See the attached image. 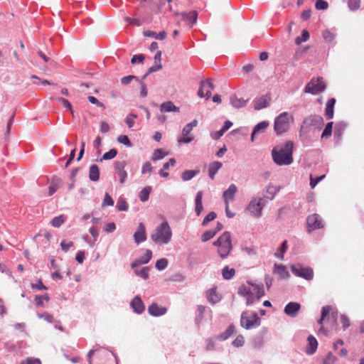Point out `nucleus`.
Returning <instances> with one entry per match:
<instances>
[{"instance_id":"f257e3e1","label":"nucleus","mask_w":364,"mask_h":364,"mask_svg":"<svg viewBox=\"0 0 364 364\" xmlns=\"http://www.w3.org/2000/svg\"><path fill=\"white\" fill-rule=\"evenodd\" d=\"M294 146V142L289 141L284 144L274 146L271 152L273 161L277 166H287L292 164Z\"/></svg>"},{"instance_id":"f03ea898","label":"nucleus","mask_w":364,"mask_h":364,"mask_svg":"<svg viewBox=\"0 0 364 364\" xmlns=\"http://www.w3.org/2000/svg\"><path fill=\"white\" fill-rule=\"evenodd\" d=\"M249 286L241 285L238 288L237 294L246 299V304L250 306L255 301H259L264 295V289L262 284H253L247 282Z\"/></svg>"},{"instance_id":"7ed1b4c3","label":"nucleus","mask_w":364,"mask_h":364,"mask_svg":"<svg viewBox=\"0 0 364 364\" xmlns=\"http://www.w3.org/2000/svg\"><path fill=\"white\" fill-rule=\"evenodd\" d=\"M324 124V120L320 115L309 116L304 120L301 129V136L306 135L311 137L314 135L316 131L320 130Z\"/></svg>"},{"instance_id":"20e7f679","label":"nucleus","mask_w":364,"mask_h":364,"mask_svg":"<svg viewBox=\"0 0 364 364\" xmlns=\"http://www.w3.org/2000/svg\"><path fill=\"white\" fill-rule=\"evenodd\" d=\"M172 237V231L166 221L156 228L151 235V239L157 245L168 244Z\"/></svg>"},{"instance_id":"39448f33","label":"nucleus","mask_w":364,"mask_h":364,"mask_svg":"<svg viewBox=\"0 0 364 364\" xmlns=\"http://www.w3.org/2000/svg\"><path fill=\"white\" fill-rule=\"evenodd\" d=\"M214 245L218 247V254L221 258L226 257L232 250L231 236L229 232H225L215 242Z\"/></svg>"},{"instance_id":"423d86ee","label":"nucleus","mask_w":364,"mask_h":364,"mask_svg":"<svg viewBox=\"0 0 364 364\" xmlns=\"http://www.w3.org/2000/svg\"><path fill=\"white\" fill-rule=\"evenodd\" d=\"M293 118L290 117L287 112L280 114L274 119V129L277 135H281L287 132L290 128Z\"/></svg>"},{"instance_id":"0eeeda50","label":"nucleus","mask_w":364,"mask_h":364,"mask_svg":"<svg viewBox=\"0 0 364 364\" xmlns=\"http://www.w3.org/2000/svg\"><path fill=\"white\" fill-rule=\"evenodd\" d=\"M260 318L255 312L245 311L241 314L240 325L245 329L256 328L260 325Z\"/></svg>"},{"instance_id":"6e6552de","label":"nucleus","mask_w":364,"mask_h":364,"mask_svg":"<svg viewBox=\"0 0 364 364\" xmlns=\"http://www.w3.org/2000/svg\"><path fill=\"white\" fill-rule=\"evenodd\" d=\"M266 200L262 198H253L247 205L246 210L255 218H259Z\"/></svg>"},{"instance_id":"1a4fd4ad","label":"nucleus","mask_w":364,"mask_h":364,"mask_svg":"<svg viewBox=\"0 0 364 364\" xmlns=\"http://www.w3.org/2000/svg\"><path fill=\"white\" fill-rule=\"evenodd\" d=\"M325 89L326 84L323 78L321 77L318 78L316 80H311V82L306 85L305 92L316 95L323 92Z\"/></svg>"},{"instance_id":"9d476101","label":"nucleus","mask_w":364,"mask_h":364,"mask_svg":"<svg viewBox=\"0 0 364 364\" xmlns=\"http://www.w3.org/2000/svg\"><path fill=\"white\" fill-rule=\"evenodd\" d=\"M306 225L309 232L322 228V219L320 215L316 213L310 215L306 219Z\"/></svg>"},{"instance_id":"9b49d317","label":"nucleus","mask_w":364,"mask_h":364,"mask_svg":"<svg viewBox=\"0 0 364 364\" xmlns=\"http://www.w3.org/2000/svg\"><path fill=\"white\" fill-rule=\"evenodd\" d=\"M214 89V86L210 80L203 81L200 83V87L198 92V95L200 97L209 98L211 95V90Z\"/></svg>"},{"instance_id":"f8f14e48","label":"nucleus","mask_w":364,"mask_h":364,"mask_svg":"<svg viewBox=\"0 0 364 364\" xmlns=\"http://www.w3.org/2000/svg\"><path fill=\"white\" fill-rule=\"evenodd\" d=\"M297 277H302L307 281H311L314 278L313 269L297 264Z\"/></svg>"},{"instance_id":"ddd939ff","label":"nucleus","mask_w":364,"mask_h":364,"mask_svg":"<svg viewBox=\"0 0 364 364\" xmlns=\"http://www.w3.org/2000/svg\"><path fill=\"white\" fill-rule=\"evenodd\" d=\"M127 165L126 161H117L114 164V168L117 171V173L119 178L120 183H124L125 182V179L127 176V173L125 171V166Z\"/></svg>"},{"instance_id":"4468645a","label":"nucleus","mask_w":364,"mask_h":364,"mask_svg":"<svg viewBox=\"0 0 364 364\" xmlns=\"http://www.w3.org/2000/svg\"><path fill=\"white\" fill-rule=\"evenodd\" d=\"M134 239L136 243L139 244L146 240L145 226L142 223L139 224L137 230L134 234Z\"/></svg>"},{"instance_id":"2eb2a0df","label":"nucleus","mask_w":364,"mask_h":364,"mask_svg":"<svg viewBox=\"0 0 364 364\" xmlns=\"http://www.w3.org/2000/svg\"><path fill=\"white\" fill-rule=\"evenodd\" d=\"M148 311L151 316H159L164 315L166 313L167 309L164 306H159L156 303H153L149 306Z\"/></svg>"},{"instance_id":"dca6fc26","label":"nucleus","mask_w":364,"mask_h":364,"mask_svg":"<svg viewBox=\"0 0 364 364\" xmlns=\"http://www.w3.org/2000/svg\"><path fill=\"white\" fill-rule=\"evenodd\" d=\"M237 191V186L235 184H231L229 188L225 191H224L223 198L225 203H229L230 201L234 200Z\"/></svg>"},{"instance_id":"f3484780","label":"nucleus","mask_w":364,"mask_h":364,"mask_svg":"<svg viewBox=\"0 0 364 364\" xmlns=\"http://www.w3.org/2000/svg\"><path fill=\"white\" fill-rule=\"evenodd\" d=\"M193 129L189 127L187 124L183 127L182 131L183 137L178 139V141L180 144H187L193 140V136L191 134Z\"/></svg>"},{"instance_id":"a211bd4d","label":"nucleus","mask_w":364,"mask_h":364,"mask_svg":"<svg viewBox=\"0 0 364 364\" xmlns=\"http://www.w3.org/2000/svg\"><path fill=\"white\" fill-rule=\"evenodd\" d=\"M308 344L306 347V353L311 355L315 353L318 347V342L313 336H309L307 338Z\"/></svg>"},{"instance_id":"6ab92c4d","label":"nucleus","mask_w":364,"mask_h":364,"mask_svg":"<svg viewBox=\"0 0 364 364\" xmlns=\"http://www.w3.org/2000/svg\"><path fill=\"white\" fill-rule=\"evenodd\" d=\"M269 101V97H268L267 96H262L254 101V107L257 110L265 108L268 107Z\"/></svg>"},{"instance_id":"aec40b11","label":"nucleus","mask_w":364,"mask_h":364,"mask_svg":"<svg viewBox=\"0 0 364 364\" xmlns=\"http://www.w3.org/2000/svg\"><path fill=\"white\" fill-rule=\"evenodd\" d=\"M336 104V100L334 98H330L326 105L325 115L328 119H331L333 117V108Z\"/></svg>"},{"instance_id":"412c9836","label":"nucleus","mask_w":364,"mask_h":364,"mask_svg":"<svg viewBox=\"0 0 364 364\" xmlns=\"http://www.w3.org/2000/svg\"><path fill=\"white\" fill-rule=\"evenodd\" d=\"M131 306L133 308L134 311L137 314H141L144 310V304L139 296H135L132 299L131 302Z\"/></svg>"},{"instance_id":"4be33fe9","label":"nucleus","mask_w":364,"mask_h":364,"mask_svg":"<svg viewBox=\"0 0 364 364\" xmlns=\"http://www.w3.org/2000/svg\"><path fill=\"white\" fill-rule=\"evenodd\" d=\"M160 111L161 112H179V107L174 105L171 101L163 102L161 105Z\"/></svg>"},{"instance_id":"5701e85b","label":"nucleus","mask_w":364,"mask_h":364,"mask_svg":"<svg viewBox=\"0 0 364 364\" xmlns=\"http://www.w3.org/2000/svg\"><path fill=\"white\" fill-rule=\"evenodd\" d=\"M152 252L150 250H146V254L144 256L141 257L139 259H136L132 264V268H135L139 264H146L151 259Z\"/></svg>"},{"instance_id":"b1692460","label":"nucleus","mask_w":364,"mask_h":364,"mask_svg":"<svg viewBox=\"0 0 364 364\" xmlns=\"http://www.w3.org/2000/svg\"><path fill=\"white\" fill-rule=\"evenodd\" d=\"M274 272L279 275L282 279H285L289 277L287 267L282 264H275Z\"/></svg>"},{"instance_id":"393cba45","label":"nucleus","mask_w":364,"mask_h":364,"mask_svg":"<svg viewBox=\"0 0 364 364\" xmlns=\"http://www.w3.org/2000/svg\"><path fill=\"white\" fill-rule=\"evenodd\" d=\"M222 167V163L219 161H214L209 164V176L211 179H214L216 173Z\"/></svg>"},{"instance_id":"a878e982","label":"nucleus","mask_w":364,"mask_h":364,"mask_svg":"<svg viewBox=\"0 0 364 364\" xmlns=\"http://www.w3.org/2000/svg\"><path fill=\"white\" fill-rule=\"evenodd\" d=\"M89 178L92 181H97L100 178V170L96 164H92L89 170Z\"/></svg>"},{"instance_id":"bb28decb","label":"nucleus","mask_w":364,"mask_h":364,"mask_svg":"<svg viewBox=\"0 0 364 364\" xmlns=\"http://www.w3.org/2000/svg\"><path fill=\"white\" fill-rule=\"evenodd\" d=\"M202 198H203V193L202 191H199L197 193L196 196V208L195 211L197 215H199L202 212L203 207L202 204Z\"/></svg>"},{"instance_id":"cd10ccee","label":"nucleus","mask_w":364,"mask_h":364,"mask_svg":"<svg viewBox=\"0 0 364 364\" xmlns=\"http://www.w3.org/2000/svg\"><path fill=\"white\" fill-rule=\"evenodd\" d=\"M231 105L235 108H241L246 106L247 101L242 98H238L236 96L230 97Z\"/></svg>"},{"instance_id":"c85d7f7f","label":"nucleus","mask_w":364,"mask_h":364,"mask_svg":"<svg viewBox=\"0 0 364 364\" xmlns=\"http://www.w3.org/2000/svg\"><path fill=\"white\" fill-rule=\"evenodd\" d=\"M235 333V328L233 325H230L226 331L223 333H222L219 336V338L220 340L225 341L227 340L228 338H230L232 335H233Z\"/></svg>"},{"instance_id":"c756f323","label":"nucleus","mask_w":364,"mask_h":364,"mask_svg":"<svg viewBox=\"0 0 364 364\" xmlns=\"http://www.w3.org/2000/svg\"><path fill=\"white\" fill-rule=\"evenodd\" d=\"M151 191V186L144 187L139 193V199L142 202H146L149 200L150 193Z\"/></svg>"},{"instance_id":"7c9ffc66","label":"nucleus","mask_w":364,"mask_h":364,"mask_svg":"<svg viewBox=\"0 0 364 364\" xmlns=\"http://www.w3.org/2000/svg\"><path fill=\"white\" fill-rule=\"evenodd\" d=\"M222 274L225 279H230L235 274V270L233 268H229L228 266H225L222 270Z\"/></svg>"},{"instance_id":"2f4dec72","label":"nucleus","mask_w":364,"mask_h":364,"mask_svg":"<svg viewBox=\"0 0 364 364\" xmlns=\"http://www.w3.org/2000/svg\"><path fill=\"white\" fill-rule=\"evenodd\" d=\"M207 299L209 302L214 304L220 300V297L216 293V290L211 289L208 291Z\"/></svg>"},{"instance_id":"473e14b6","label":"nucleus","mask_w":364,"mask_h":364,"mask_svg":"<svg viewBox=\"0 0 364 364\" xmlns=\"http://www.w3.org/2000/svg\"><path fill=\"white\" fill-rule=\"evenodd\" d=\"M181 16L183 19H186L189 21V22L192 24L195 23L197 20V13L196 11H191L189 13H182Z\"/></svg>"},{"instance_id":"72a5a7b5","label":"nucleus","mask_w":364,"mask_h":364,"mask_svg":"<svg viewBox=\"0 0 364 364\" xmlns=\"http://www.w3.org/2000/svg\"><path fill=\"white\" fill-rule=\"evenodd\" d=\"M287 242L285 240L282 242L280 247H279L277 252L274 253V256L279 259H282L284 258V254L287 250Z\"/></svg>"},{"instance_id":"f704fd0d","label":"nucleus","mask_w":364,"mask_h":364,"mask_svg":"<svg viewBox=\"0 0 364 364\" xmlns=\"http://www.w3.org/2000/svg\"><path fill=\"white\" fill-rule=\"evenodd\" d=\"M284 313L290 316L296 315V302L289 303L284 308Z\"/></svg>"},{"instance_id":"c9c22d12","label":"nucleus","mask_w":364,"mask_h":364,"mask_svg":"<svg viewBox=\"0 0 364 364\" xmlns=\"http://www.w3.org/2000/svg\"><path fill=\"white\" fill-rule=\"evenodd\" d=\"M65 221V218L63 215H60L53 218L50 223L55 228H59Z\"/></svg>"},{"instance_id":"e433bc0d","label":"nucleus","mask_w":364,"mask_h":364,"mask_svg":"<svg viewBox=\"0 0 364 364\" xmlns=\"http://www.w3.org/2000/svg\"><path fill=\"white\" fill-rule=\"evenodd\" d=\"M269 126V123L266 121L261 122L258 123L253 129L255 133H262L265 131V129Z\"/></svg>"},{"instance_id":"4c0bfd02","label":"nucleus","mask_w":364,"mask_h":364,"mask_svg":"<svg viewBox=\"0 0 364 364\" xmlns=\"http://www.w3.org/2000/svg\"><path fill=\"white\" fill-rule=\"evenodd\" d=\"M217 232H218V230H206L201 235V240L203 242H206V241L209 240L210 239L213 238Z\"/></svg>"},{"instance_id":"58836bf2","label":"nucleus","mask_w":364,"mask_h":364,"mask_svg":"<svg viewBox=\"0 0 364 364\" xmlns=\"http://www.w3.org/2000/svg\"><path fill=\"white\" fill-rule=\"evenodd\" d=\"M135 274L144 279H146L149 277V269L147 267H142L141 269H135Z\"/></svg>"},{"instance_id":"ea45409f","label":"nucleus","mask_w":364,"mask_h":364,"mask_svg":"<svg viewBox=\"0 0 364 364\" xmlns=\"http://www.w3.org/2000/svg\"><path fill=\"white\" fill-rule=\"evenodd\" d=\"M331 310V306H325L322 308V310H321V316L320 318V319L318 321V323L320 324V325H322L323 324V320L325 319V318L326 317L327 315L329 314L330 311Z\"/></svg>"},{"instance_id":"a19ab883","label":"nucleus","mask_w":364,"mask_h":364,"mask_svg":"<svg viewBox=\"0 0 364 364\" xmlns=\"http://www.w3.org/2000/svg\"><path fill=\"white\" fill-rule=\"evenodd\" d=\"M332 128H333V122H328L323 131L321 137L322 138H328L329 136H331V135L332 134Z\"/></svg>"},{"instance_id":"79ce46f5","label":"nucleus","mask_w":364,"mask_h":364,"mask_svg":"<svg viewBox=\"0 0 364 364\" xmlns=\"http://www.w3.org/2000/svg\"><path fill=\"white\" fill-rule=\"evenodd\" d=\"M205 309H206V306H205L200 305L198 306L197 312H196L197 316L196 318V321L198 323H200V321H202L203 317V314H204Z\"/></svg>"},{"instance_id":"37998d69","label":"nucleus","mask_w":364,"mask_h":364,"mask_svg":"<svg viewBox=\"0 0 364 364\" xmlns=\"http://www.w3.org/2000/svg\"><path fill=\"white\" fill-rule=\"evenodd\" d=\"M197 172L192 170H186L184 172L182 173V179L183 181H189L191 178H193L196 175Z\"/></svg>"},{"instance_id":"c03bdc74","label":"nucleus","mask_w":364,"mask_h":364,"mask_svg":"<svg viewBox=\"0 0 364 364\" xmlns=\"http://www.w3.org/2000/svg\"><path fill=\"white\" fill-rule=\"evenodd\" d=\"M168 265V260L166 258L158 259L156 262V268L159 270H164Z\"/></svg>"},{"instance_id":"a18cd8bd","label":"nucleus","mask_w":364,"mask_h":364,"mask_svg":"<svg viewBox=\"0 0 364 364\" xmlns=\"http://www.w3.org/2000/svg\"><path fill=\"white\" fill-rule=\"evenodd\" d=\"M167 154L164 153L161 149H157L154 151L151 159L154 161L159 160L166 156Z\"/></svg>"},{"instance_id":"49530a36","label":"nucleus","mask_w":364,"mask_h":364,"mask_svg":"<svg viewBox=\"0 0 364 364\" xmlns=\"http://www.w3.org/2000/svg\"><path fill=\"white\" fill-rule=\"evenodd\" d=\"M117 154V151L115 149H112L109 151L105 153L102 156L103 160H110L114 159Z\"/></svg>"},{"instance_id":"de8ad7c7","label":"nucleus","mask_w":364,"mask_h":364,"mask_svg":"<svg viewBox=\"0 0 364 364\" xmlns=\"http://www.w3.org/2000/svg\"><path fill=\"white\" fill-rule=\"evenodd\" d=\"M117 141L127 147L132 146V143L127 135H119L117 137Z\"/></svg>"},{"instance_id":"09e8293b","label":"nucleus","mask_w":364,"mask_h":364,"mask_svg":"<svg viewBox=\"0 0 364 364\" xmlns=\"http://www.w3.org/2000/svg\"><path fill=\"white\" fill-rule=\"evenodd\" d=\"M348 5L350 10L355 11L360 6V0H348Z\"/></svg>"},{"instance_id":"8fccbe9b","label":"nucleus","mask_w":364,"mask_h":364,"mask_svg":"<svg viewBox=\"0 0 364 364\" xmlns=\"http://www.w3.org/2000/svg\"><path fill=\"white\" fill-rule=\"evenodd\" d=\"M328 6V3L324 0H317L315 4V7L318 10H326Z\"/></svg>"},{"instance_id":"3c124183","label":"nucleus","mask_w":364,"mask_h":364,"mask_svg":"<svg viewBox=\"0 0 364 364\" xmlns=\"http://www.w3.org/2000/svg\"><path fill=\"white\" fill-rule=\"evenodd\" d=\"M113 205H114L113 199L107 193H106L105 195V198H104L103 202L102 203V205L103 207H105V206H112Z\"/></svg>"},{"instance_id":"603ef678","label":"nucleus","mask_w":364,"mask_h":364,"mask_svg":"<svg viewBox=\"0 0 364 364\" xmlns=\"http://www.w3.org/2000/svg\"><path fill=\"white\" fill-rule=\"evenodd\" d=\"M162 68L161 64H154L151 67H150L147 71V73L142 77V80L145 79L148 75H149L151 73L156 72L157 70H159Z\"/></svg>"},{"instance_id":"864d4df0","label":"nucleus","mask_w":364,"mask_h":364,"mask_svg":"<svg viewBox=\"0 0 364 364\" xmlns=\"http://www.w3.org/2000/svg\"><path fill=\"white\" fill-rule=\"evenodd\" d=\"M245 343V338L242 335H239L236 337V338L232 341V345L235 347H241Z\"/></svg>"},{"instance_id":"5fc2aeb1","label":"nucleus","mask_w":364,"mask_h":364,"mask_svg":"<svg viewBox=\"0 0 364 364\" xmlns=\"http://www.w3.org/2000/svg\"><path fill=\"white\" fill-rule=\"evenodd\" d=\"M325 178V175L314 178L312 175L310 176V186L311 188H314L316 184Z\"/></svg>"},{"instance_id":"6e6d98bb","label":"nucleus","mask_w":364,"mask_h":364,"mask_svg":"<svg viewBox=\"0 0 364 364\" xmlns=\"http://www.w3.org/2000/svg\"><path fill=\"white\" fill-rule=\"evenodd\" d=\"M137 117L136 114H129L126 118V124L129 127L132 128L134 124V119Z\"/></svg>"},{"instance_id":"4d7b16f0","label":"nucleus","mask_w":364,"mask_h":364,"mask_svg":"<svg viewBox=\"0 0 364 364\" xmlns=\"http://www.w3.org/2000/svg\"><path fill=\"white\" fill-rule=\"evenodd\" d=\"M216 213L215 212L209 213L203 219L202 223L203 225H206L209 222L213 220L216 218Z\"/></svg>"},{"instance_id":"13d9d810","label":"nucleus","mask_w":364,"mask_h":364,"mask_svg":"<svg viewBox=\"0 0 364 364\" xmlns=\"http://www.w3.org/2000/svg\"><path fill=\"white\" fill-rule=\"evenodd\" d=\"M57 100L58 102H60L63 105V106L64 107L68 109L72 112V114H73V111L72 109V105L68 100L63 98V97H58V98H57Z\"/></svg>"},{"instance_id":"bf43d9fd","label":"nucleus","mask_w":364,"mask_h":364,"mask_svg":"<svg viewBox=\"0 0 364 364\" xmlns=\"http://www.w3.org/2000/svg\"><path fill=\"white\" fill-rule=\"evenodd\" d=\"M309 38V33L306 30H303L301 37H297V46L301 42H305Z\"/></svg>"},{"instance_id":"052dcab7","label":"nucleus","mask_w":364,"mask_h":364,"mask_svg":"<svg viewBox=\"0 0 364 364\" xmlns=\"http://www.w3.org/2000/svg\"><path fill=\"white\" fill-rule=\"evenodd\" d=\"M117 208L119 211H124L128 209V204L124 200L117 201Z\"/></svg>"},{"instance_id":"680f3d73","label":"nucleus","mask_w":364,"mask_h":364,"mask_svg":"<svg viewBox=\"0 0 364 364\" xmlns=\"http://www.w3.org/2000/svg\"><path fill=\"white\" fill-rule=\"evenodd\" d=\"M20 364H41V362L38 358H27L26 360H22Z\"/></svg>"},{"instance_id":"e2e57ef3","label":"nucleus","mask_w":364,"mask_h":364,"mask_svg":"<svg viewBox=\"0 0 364 364\" xmlns=\"http://www.w3.org/2000/svg\"><path fill=\"white\" fill-rule=\"evenodd\" d=\"M153 167L151 166V164L150 162L147 161L146 162L141 168V173L144 174L146 173H151L152 171Z\"/></svg>"},{"instance_id":"0e129e2a","label":"nucleus","mask_w":364,"mask_h":364,"mask_svg":"<svg viewBox=\"0 0 364 364\" xmlns=\"http://www.w3.org/2000/svg\"><path fill=\"white\" fill-rule=\"evenodd\" d=\"M335 360L336 357L331 353H328L324 359L323 364H333Z\"/></svg>"},{"instance_id":"69168bd1","label":"nucleus","mask_w":364,"mask_h":364,"mask_svg":"<svg viewBox=\"0 0 364 364\" xmlns=\"http://www.w3.org/2000/svg\"><path fill=\"white\" fill-rule=\"evenodd\" d=\"M144 55L143 54L134 55L131 59V63L134 64L136 61L142 63L144 60Z\"/></svg>"},{"instance_id":"338daca9","label":"nucleus","mask_w":364,"mask_h":364,"mask_svg":"<svg viewBox=\"0 0 364 364\" xmlns=\"http://www.w3.org/2000/svg\"><path fill=\"white\" fill-rule=\"evenodd\" d=\"M322 36L323 38L328 42H331L334 39V36L328 31H323L322 33Z\"/></svg>"},{"instance_id":"774afa93","label":"nucleus","mask_w":364,"mask_h":364,"mask_svg":"<svg viewBox=\"0 0 364 364\" xmlns=\"http://www.w3.org/2000/svg\"><path fill=\"white\" fill-rule=\"evenodd\" d=\"M132 79H136V80H138V78L136 76L128 75V76H125V77H122L121 79V82L123 85H128L131 82Z\"/></svg>"}]
</instances>
